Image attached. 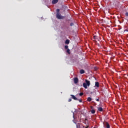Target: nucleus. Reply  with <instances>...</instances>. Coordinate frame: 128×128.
<instances>
[{"instance_id":"obj_22","label":"nucleus","mask_w":128,"mask_h":128,"mask_svg":"<svg viewBox=\"0 0 128 128\" xmlns=\"http://www.w3.org/2000/svg\"><path fill=\"white\" fill-rule=\"evenodd\" d=\"M72 101V98H70L68 100V102H70Z\"/></svg>"},{"instance_id":"obj_4","label":"nucleus","mask_w":128,"mask_h":128,"mask_svg":"<svg viewBox=\"0 0 128 128\" xmlns=\"http://www.w3.org/2000/svg\"><path fill=\"white\" fill-rule=\"evenodd\" d=\"M70 96H72V98L74 100H78V98H76V96H74V95L70 94Z\"/></svg>"},{"instance_id":"obj_2","label":"nucleus","mask_w":128,"mask_h":128,"mask_svg":"<svg viewBox=\"0 0 128 128\" xmlns=\"http://www.w3.org/2000/svg\"><path fill=\"white\" fill-rule=\"evenodd\" d=\"M103 124L104 126L106 128H110V124L108 122H103Z\"/></svg>"},{"instance_id":"obj_21","label":"nucleus","mask_w":128,"mask_h":128,"mask_svg":"<svg viewBox=\"0 0 128 128\" xmlns=\"http://www.w3.org/2000/svg\"><path fill=\"white\" fill-rule=\"evenodd\" d=\"M70 26H74V23L72 22L70 23Z\"/></svg>"},{"instance_id":"obj_24","label":"nucleus","mask_w":128,"mask_h":128,"mask_svg":"<svg viewBox=\"0 0 128 128\" xmlns=\"http://www.w3.org/2000/svg\"><path fill=\"white\" fill-rule=\"evenodd\" d=\"M88 128V126H86V127H85L84 126H83V128Z\"/></svg>"},{"instance_id":"obj_12","label":"nucleus","mask_w":128,"mask_h":128,"mask_svg":"<svg viewBox=\"0 0 128 128\" xmlns=\"http://www.w3.org/2000/svg\"><path fill=\"white\" fill-rule=\"evenodd\" d=\"M88 102H92V98L89 97L87 99Z\"/></svg>"},{"instance_id":"obj_1","label":"nucleus","mask_w":128,"mask_h":128,"mask_svg":"<svg viewBox=\"0 0 128 128\" xmlns=\"http://www.w3.org/2000/svg\"><path fill=\"white\" fill-rule=\"evenodd\" d=\"M86 82L83 83V86L85 88H88V86H90V82L88 80H85Z\"/></svg>"},{"instance_id":"obj_11","label":"nucleus","mask_w":128,"mask_h":128,"mask_svg":"<svg viewBox=\"0 0 128 128\" xmlns=\"http://www.w3.org/2000/svg\"><path fill=\"white\" fill-rule=\"evenodd\" d=\"M65 44H70V40H66L65 42Z\"/></svg>"},{"instance_id":"obj_9","label":"nucleus","mask_w":128,"mask_h":128,"mask_svg":"<svg viewBox=\"0 0 128 128\" xmlns=\"http://www.w3.org/2000/svg\"><path fill=\"white\" fill-rule=\"evenodd\" d=\"M80 74H84V70H80Z\"/></svg>"},{"instance_id":"obj_15","label":"nucleus","mask_w":128,"mask_h":128,"mask_svg":"<svg viewBox=\"0 0 128 128\" xmlns=\"http://www.w3.org/2000/svg\"><path fill=\"white\" fill-rule=\"evenodd\" d=\"M65 50H68V46H64Z\"/></svg>"},{"instance_id":"obj_17","label":"nucleus","mask_w":128,"mask_h":128,"mask_svg":"<svg viewBox=\"0 0 128 128\" xmlns=\"http://www.w3.org/2000/svg\"><path fill=\"white\" fill-rule=\"evenodd\" d=\"M79 96H84V93L83 92L80 93Z\"/></svg>"},{"instance_id":"obj_5","label":"nucleus","mask_w":128,"mask_h":128,"mask_svg":"<svg viewBox=\"0 0 128 128\" xmlns=\"http://www.w3.org/2000/svg\"><path fill=\"white\" fill-rule=\"evenodd\" d=\"M74 84H78V78H75L74 79Z\"/></svg>"},{"instance_id":"obj_16","label":"nucleus","mask_w":128,"mask_h":128,"mask_svg":"<svg viewBox=\"0 0 128 128\" xmlns=\"http://www.w3.org/2000/svg\"><path fill=\"white\" fill-rule=\"evenodd\" d=\"M79 102H82V99H78Z\"/></svg>"},{"instance_id":"obj_3","label":"nucleus","mask_w":128,"mask_h":128,"mask_svg":"<svg viewBox=\"0 0 128 128\" xmlns=\"http://www.w3.org/2000/svg\"><path fill=\"white\" fill-rule=\"evenodd\" d=\"M56 16L58 20H62V16H60V13H56Z\"/></svg>"},{"instance_id":"obj_19","label":"nucleus","mask_w":128,"mask_h":128,"mask_svg":"<svg viewBox=\"0 0 128 128\" xmlns=\"http://www.w3.org/2000/svg\"><path fill=\"white\" fill-rule=\"evenodd\" d=\"M96 38H97V36H94V40H96Z\"/></svg>"},{"instance_id":"obj_27","label":"nucleus","mask_w":128,"mask_h":128,"mask_svg":"<svg viewBox=\"0 0 128 128\" xmlns=\"http://www.w3.org/2000/svg\"><path fill=\"white\" fill-rule=\"evenodd\" d=\"M73 118H74V116H73Z\"/></svg>"},{"instance_id":"obj_14","label":"nucleus","mask_w":128,"mask_h":128,"mask_svg":"<svg viewBox=\"0 0 128 128\" xmlns=\"http://www.w3.org/2000/svg\"><path fill=\"white\" fill-rule=\"evenodd\" d=\"M91 112L92 114H96V110H91Z\"/></svg>"},{"instance_id":"obj_20","label":"nucleus","mask_w":128,"mask_h":128,"mask_svg":"<svg viewBox=\"0 0 128 128\" xmlns=\"http://www.w3.org/2000/svg\"><path fill=\"white\" fill-rule=\"evenodd\" d=\"M125 15L126 16H128V12H126V14H125Z\"/></svg>"},{"instance_id":"obj_25","label":"nucleus","mask_w":128,"mask_h":128,"mask_svg":"<svg viewBox=\"0 0 128 128\" xmlns=\"http://www.w3.org/2000/svg\"><path fill=\"white\" fill-rule=\"evenodd\" d=\"M74 124H76V122L74 121Z\"/></svg>"},{"instance_id":"obj_8","label":"nucleus","mask_w":128,"mask_h":128,"mask_svg":"<svg viewBox=\"0 0 128 128\" xmlns=\"http://www.w3.org/2000/svg\"><path fill=\"white\" fill-rule=\"evenodd\" d=\"M98 110L99 112H102L104 110V109L102 107H98Z\"/></svg>"},{"instance_id":"obj_7","label":"nucleus","mask_w":128,"mask_h":128,"mask_svg":"<svg viewBox=\"0 0 128 128\" xmlns=\"http://www.w3.org/2000/svg\"><path fill=\"white\" fill-rule=\"evenodd\" d=\"M95 86H96V88H100V83H98V82H96Z\"/></svg>"},{"instance_id":"obj_10","label":"nucleus","mask_w":128,"mask_h":128,"mask_svg":"<svg viewBox=\"0 0 128 128\" xmlns=\"http://www.w3.org/2000/svg\"><path fill=\"white\" fill-rule=\"evenodd\" d=\"M76 128H80V123H78L76 124Z\"/></svg>"},{"instance_id":"obj_13","label":"nucleus","mask_w":128,"mask_h":128,"mask_svg":"<svg viewBox=\"0 0 128 128\" xmlns=\"http://www.w3.org/2000/svg\"><path fill=\"white\" fill-rule=\"evenodd\" d=\"M66 52L70 54V49H67Z\"/></svg>"},{"instance_id":"obj_6","label":"nucleus","mask_w":128,"mask_h":128,"mask_svg":"<svg viewBox=\"0 0 128 128\" xmlns=\"http://www.w3.org/2000/svg\"><path fill=\"white\" fill-rule=\"evenodd\" d=\"M58 0H52V4H58Z\"/></svg>"},{"instance_id":"obj_26","label":"nucleus","mask_w":128,"mask_h":128,"mask_svg":"<svg viewBox=\"0 0 128 128\" xmlns=\"http://www.w3.org/2000/svg\"><path fill=\"white\" fill-rule=\"evenodd\" d=\"M125 32H128V28L125 30Z\"/></svg>"},{"instance_id":"obj_18","label":"nucleus","mask_w":128,"mask_h":128,"mask_svg":"<svg viewBox=\"0 0 128 128\" xmlns=\"http://www.w3.org/2000/svg\"><path fill=\"white\" fill-rule=\"evenodd\" d=\"M56 12H57V14H60V9L56 10Z\"/></svg>"},{"instance_id":"obj_28","label":"nucleus","mask_w":128,"mask_h":128,"mask_svg":"<svg viewBox=\"0 0 128 128\" xmlns=\"http://www.w3.org/2000/svg\"><path fill=\"white\" fill-rule=\"evenodd\" d=\"M85 120H86V119H85Z\"/></svg>"},{"instance_id":"obj_23","label":"nucleus","mask_w":128,"mask_h":128,"mask_svg":"<svg viewBox=\"0 0 128 128\" xmlns=\"http://www.w3.org/2000/svg\"><path fill=\"white\" fill-rule=\"evenodd\" d=\"M96 102H100V99L96 98Z\"/></svg>"}]
</instances>
